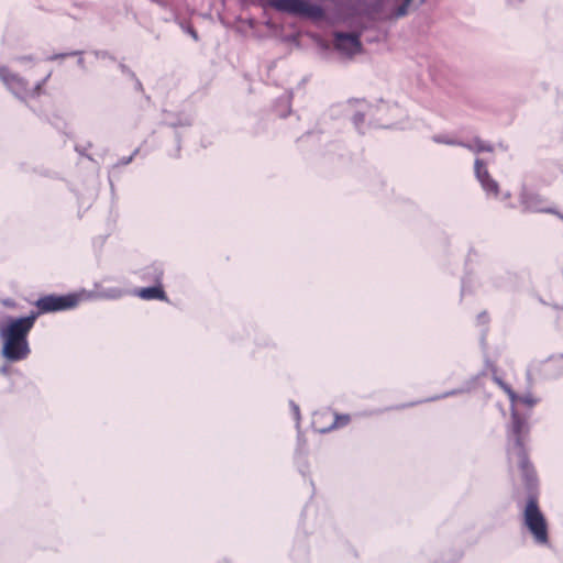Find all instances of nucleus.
I'll return each instance as SVG.
<instances>
[{"mask_svg": "<svg viewBox=\"0 0 563 563\" xmlns=\"http://www.w3.org/2000/svg\"><path fill=\"white\" fill-rule=\"evenodd\" d=\"M36 314L8 318L0 325L1 355L9 362L25 360L31 352L27 335L35 323Z\"/></svg>", "mask_w": 563, "mask_h": 563, "instance_id": "f257e3e1", "label": "nucleus"}, {"mask_svg": "<svg viewBox=\"0 0 563 563\" xmlns=\"http://www.w3.org/2000/svg\"><path fill=\"white\" fill-rule=\"evenodd\" d=\"M523 526L538 544L549 541L548 521L534 499H530L523 510Z\"/></svg>", "mask_w": 563, "mask_h": 563, "instance_id": "f03ea898", "label": "nucleus"}, {"mask_svg": "<svg viewBox=\"0 0 563 563\" xmlns=\"http://www.w3.org/2000/svg\"><path fill=\"white\" fill-rule=\"evenodd\" d=\"M0 80L14 96L22 100L40 95L41 84L29 86L23 78L7 67H0Z\"/></svg>", "mask_w": 563, "mask_h": 563, "instance_id": "7ed1b4c3", "label": "nucleus"}, {"mask_svg": "<svg viewBox=\"0 0 563 563\" xmlns=\"http://www.w3.org/2000/svg\"><path fill=\"white\" fill-rule=\"evenodd\" d=\"M498 385L505 390L511 401V410H512V422H511V432L516 437V443L520 445L519 435L527 430V424L523 420L520 419L517 407L522 404L527 407L531 408L537 404V398L531 394L523 395L518 397L507 385H505L501 380L497 379Z\"/></svg>", "mask_w": 563, "mask_h": 563, "instance_id": "20e7f679", "label": "nucleus"}, {"mask_svg": "<svg viewBox=\"0 0 563 563\" xmlns=\"http://www.w3.org/2000/svg\"><path fill=\"white\" fill-rule=\"evenodd\" d=\"M90 297V294L85 290L65 296H46L38 299L36 306L42 312L66 310L76 307L80 301Z\"/></svg>", "mask_w": 563, "mask_h": 563, "instance_id": "39448f33", "label": "nucleus"}, {"mask_svg": "<svg viewBox=\"0 0 563 563\" xmlns=\"http://www.w3.org/2000/svg\"><path fill=\"white\" fill-rule=\"evenodd\" d=\"M475 175L486 195L497 199L499 197V185L490 177L487 168L479 159L475 161Z\"/></svg>", "mask_w": 563, "mask_h": 563, "instance_id": "423d86ee", "label": "nucleus"}, {"mask_svg": "<svg viewBox=\"0 0 563 563\" xmlns=\"http://www.w3.org/2000/svg\"><path fill=\"white\" fill-rule=\"evenodd\" d=\"M347 421V417H334L331 412H323L314 415L313 426L319 432H325L335 427L344 426Z\"/></svg>", "mask_w": 563, "mask_h": 563, "instance_id": "0eeeda50", "label": "nucleus"}, {"mask_svg": "<svg viewBox=\"0 0 563 563\" xmlns=\"http://www.w3.org/2000/svg\"><path fill=\"white\" fill-rule=\"evenodd\" d=\"M335 47L346 56H353L361 49V43L355 35L338 33L335 35Z\"/></svg>", "mask_w": 563, "mask_h": 563, "instance_id": "6e6552de", "label": "nucleus"}, {"mask_svg": "<svg viewBox=\"0 0 563 563\" xmlns=\"http://www.w3.org/2000/svg\"><path fill=\"white\" fill-rule=\"evenodd\" d=\"M424 0H384L385 5L397 16L404 15L411 8H417Z\"/></svg>", "mask_w": 563, "mask_h": 563, "instance_id": "1a4fd4ad", "label": "nucleus"}, {"mask_svg": "<svg viewBox=\"0 0 563 563\" xmlns=\"http://www.w3.org/2000/svg\"><path fill=\"white\" fill-rule=\"evenodd\" d=\"M278 9L296 14H311L310 5L303 0H278Z\"/></svg>", "mask_w": 563, "mask_h": 563, "instance_id": "9d476101", "label": "nucleus"}, {"mask_svg": "<svg viewBox=\"0 0 563 563\" xmlns=\"http://www.w3.org/2000/svg\"><path fill=\"white\" fill-rule=\"evenodd\" d=\"M135 295L144 300H152V299L165 300L166 299L165 292L159 285L153 286V287H147V288H141V289L136 290Z\"/></svg>", "mask_w": 563, "mask_h": 563, "instance_id": "9b49d317", "label": "nucleus"}, {"mask_svg": "<svg viewBox=\"0 0 563 563\" xmlns=\"http://www.w3.org/2000/svg\"><path fill=\"white\" fill-rule=\"evenodd\" d=\"M522 205L530 211H547L541 207L540 197L531 192H525L522 195Z\"/></svg>", "mask_w": 563, "mask_h": 563, "instance_id": "f8f14e48", "label": "nucleus"}, {"mask_svg": "<svg viewBox=\"0 0 563 563\" xmlns=\"http://www.w3.org/2000/svg\"><path fill=\"white\" fill-rule=\"evenodd\" d=\"M122 296V291L120 289H111V290H107V291H103L101 294V297L103 298H119Z\"/></svg>", "mask_w": 563, "mask_h": 563, "instance_id": "ddd939ff", "label": "nucleus"}, {"mask_svg": "<svg viewBox=\"0 0 563 563\" xmlns=\"http://www.w3.org/2000/svg\"><path fill=\"white\" fill-rule=\"evenodd\" d=\"M32 62V58L31 57H27V56H23V57H19L15 63L20 66H26L27 64H30Z\"/></svg>", "mask_w": 563, "mask_h": 563, "instance_id": "4468645a", "label": "nucleus"}, {"mask_svg": "<svg viewBox=\"0 0 563 563\" xmlns=\"http://www.w3.org/2000/svg\"><path fill=\"white\" fill-rule=\"evenodd\" d=\"M292 411H294L296 420H299V408H298V406L294 405L292 406Z\"/></svg>", "mask_w": 563, "mask_h": 563, "instance_id": "2eb2a0df", "label": "nucleus"}, {"mask_svg": "<svg viewBox=\"0 0 563 563\" xmlns=\"http://www.w3.org/2000/svg\"><path fill=\"white\" fill-rule=\"evenodd\" d=\"M363 119H364V117H363V115H361V114L355 115V117H354V123H355V125H358V122H360V121H363Z\"/></svg>", "mask_w": 563, "mask_h": 563, "instance_id": "dca6fc26", "label": "nucleus"}, {"mask_svg": "<svg viewBox=\"0 0 563 563\" xmlns=\"http://www.w3.org/2000/svg\"><path fill=\"white\" fill-rule=\"evenodd\" d=\"M434 141L435 142H444L443 140H441L440 137H434ZM446 143H451L450 141H445Z\"/></svg>", "mask_w": 563, "mask_h": 563, "instance_id": "f3484780", "label": "nucleus"}, {"mask_svg": "<svg viewBox=\"0 0 563 563\" xmlns=\"http://www.w3.org/2000/svg\"><path fill=\"white\" fill-rule=\"evenodd\" d=\"M0 372H1V373H3V374H5V373H7V368H5V367H2V368L0 369Z\"/></svg>", "mask_w": 563, "mask_h": 563, "instance_id": "a211bd4d", "label": "nucleus"}, {"mask_svg": "<svg viewBox=\"0 0 563 563\" xmlns=\"http://www.w3.org/2000/svg\"><path fill=\"white\" fill-rule=\"evenodd\" d=\"M510 197L509 194H505V199H508Z\"/></svg>", "mask_w": 563, "mask_h": 563, "instance_id": "6ab92c4d", "label": "nucleus"}]
</instances>
